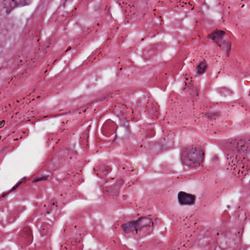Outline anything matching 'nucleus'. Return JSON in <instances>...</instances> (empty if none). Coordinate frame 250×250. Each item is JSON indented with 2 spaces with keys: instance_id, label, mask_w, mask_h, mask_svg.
I'll list each match as a JSON object with an SVG mask.
<instances>
[{
  "instance_id": "obj_7",
  "label": "nucleus",
  "mask_w": 250,
  "mask_h": 250,
  "mask_svg": "<svg viewBox=\"0 0 250 250\" xmlns=\"http://www.w3.org/2000/svg\"><path fill=\"white\" fill-rule=\"evenodd\" d=\"M33 240V236L31 229L28 228H25L23 229L22 234V241L25 245H29Z\"/></svg>"
},
{
  "instance_id": "obj_3",
  "label": "nucleus",
  "mask_w": 250,
  "mask_h": 250,
  "mask_svg": "<svg viewBox=\"0 0 250 250\" xmlns=\"http://www.w3.org/2000/svg\"><path fill=\"white\" fill-rule=\"evenodd\" d=\"M27 4V0H2V5L7 13L16 6H22Z\"/></svg>"
},
{
  "instance_id": "obj_8",
  "label": "nucleus",
  "mask_w": 250,
  "mask_h": 250,
  "mask_svg": "<svg viewBox=\"0 0 250 250\" xmlns=\"http://www.w3.org/2000/svg\"><path fill=\"white\" fill-rule=\"evenodd\" d=\"M138 229L143 227H149L153 225V223L151 219L147 217H142L136 221Z\"/></svg>"
},
{
  "instance_id": "obj_9",
  "label": "nucleus",
  "mask_w": 250,
  "mask_h": 250,
  "mask_svg": "<svg viewBox=\"0 0 250 250\" xmlns=\"http://www.w3.org/2000/svg\"><path fill=\"white\" fill-rule=\"evenodd\" d=\"M41 235L43 236H47L50 235L51 229L50 225L48 224H43L40 229Z\"/></svg>"
},
{
  "instance_id": "obj_1",
  "label": "nucleus",
  "mask_w": 250,
  "mask_h": 250,
  "mask_svg": "<svg viewBox=\"0 0 250 250\" xmlns=\"http://www.w3.org/2000/svg\"><path fill=\"white\" fill-rule=\"evenodd\" d=\"M250 142L246 140H234L230 143L227 154V163L233 173L241 179L250 174Z\"/></svg>"
},
{
  "instance_id": "obj_19",
  "label": "nucleus",
  "mask_w": 250,
  "mask_h": 250,
  "mask_svg": "<svg viewBox=\"0 0 250 250\" xmlns=\"http://www.w3.org/2000/svg\"><path fill=\"white\" fill-rule=\"evenodd\" d=\"M83 111V112H84L85 111V109H84Z\"/></svg>"
},
{
  "instance_id": "obj_5",
  "label": "nucleus",
  "mask_w": 250,
  "mask_h": 250,
  "mask_svg": "<svg viewBox=\"0 0 250 250\" xmlns=\"http://www.w3.org/2000/svg\"><path fill=\"white\" fill-rule=\"evenodd\" d=\"M225 32L222 30H215L211 34L208 38L211 39L214 42L218 44L220 47L222 46L221 43L223 41V37Z\"/></svg>"
},
{
  "instance_id": "obj_17",
  "label": "nucleus",
  "mask_w": 250,
  "mask_h": 250,
  "mask_svg": "<svg viewBox=\"0 0 250 250\" xmlns=\"http://www.w3.org/2000/svg\"><path fill=\"white\" fill-rule=\"evenodd\" d=\"M54 207H57V205L55 206V203H53L51 205L50 208H54Z\"/></svg>"
},
{
  "instance_id": "obj_2",
  "label": "nucleus",
  "mask_w": 250,
  "mask_h": 250,
  "mask_svg": "<svg viewBox=\"0 0 250 250\" xmlns=\"http://www.w3.org/2000/svg\"><path fill=\"white\" fill-rule=\"evenodd\" d=\"M204 153L202 151L192 147L188 151H184L182 154L181 161L182 163L189 167L199 166L203 161Z\"/></svg>"
},
{
  "instance_id": "obj_11",
  "label": "nucleus",
  "mask_w": 250,
  "mask_h": 250,
  "mask_svg": "<svg viewBox=\"0 0 250 250\" xmlns=\"http://www.w3.org/2000/svg\"><path fill=\"white\" fill-rule=\"evenodd\" d=\"M207 117L209 119L214 118L218 116V113L209 112L206 114Z\"/></svg>"
},
{
  "instance_id": "obj_4",
  "label": "nucleus",
  "mask_w": 250,
  "mask_h": 250,
  "mask_svg": "<svg viewBox=\"0 0 250 250\" xmlns=\"http://www.w3.org/2000/svg\"><path fill=\"white\" fill-rule=\"evenodd\" d=\"M178 199L181 205H192L194 204L195 197L193 195L180 191L178 195Z\"/></svg>"
},
{
  "instance_id": "obj_15",
  "label": "nucleus",
  "mask_w": 250,
  "mask_h": 250,
  "mask_svg": "<svg viewBox=\"0 0 250 250\" xmlns=\"http://www.w3.org/2000/svg\"><path fill=\"white\" fill-rule=\"evenodd\" d=\"M24 179V178L22 179L19 182L17 183L14 187H13L11 189V191H13L15 189H16L18 188V187L20 185V184L23 182Z\"/></svg>"
},
{
  "instance_id": "obj_10",
  "label": "nucleus",
  "mask_w": 250,
  "mask_h": 250,
  "mask_svg": "<svg viewBox=\"0 0 250 250\" xmlns=\"http://www.w3.org/2000/svg\"><path fill=\"white\" fill-rule=\"evenodd\" d=\"M206 68V65L205 63L204 62H200L196 68L197 74L200 75L204 73Z\"/></svg>"
},
{
  "instance_id": "obj_13",
  "label": "nucleus",
  "mask_w": 250,
  "mask_h": 250,
  "mask_svg": "<svg viewBox=\"0 0 250 250\" xmlns=\"http://www.w3.org/2000/svg\"><path fill=\"white\" fill-rule=\"evenodd\" d=\"M223 44H224L225 47L226 48L227 54H228L231 49L230 44L229 42L225 43V42H223Z\"/></svg>"
},
{
  "instance_id": "obj_16",
  "label": "nucleus",
  "mask_w": 250,
  "mask_h": 250,
  "mask_svg": "<svg viewBox=\"0 0 250 250\" xmlns=\"http://www.w3.org/2000/svg\"><path fill=\"white\" fill-rule=\"evenodd\" d=\"M5 124V121L4 120L0 122V128H1L4 126Z\"/></svg>"
},
{
  "instance_id": "obj_6",
  "label": "nucleus",
  "mask_w": 250,
  "mask_h": 250,
  "mask_svg": "<svg viewBox=\"0 0 250 250\" xmlns=\"http://www.w3.org/2000/svg\"><path fill=\"white\" fill-rule=\"evenodd\" d=\"M122 228L124 231L126 233H132L134 231L137 233L138 228L136 221H131L123 224L122 225Z\"/></svg>"
},
{
  "instance_id": "obj_12",
  "label": "nucleus",
  "mask_w": 250,
  "mask_h": 250,
  "mask_svg": "<svg viewBox=\"0 0 250 250\" xmlns=\"http://www.w3.org/2000/svg\"><path fill=\"white\" fill-rule=\"evenodd\" d=\"M47 177L45 176H42L40 177L34 178L33 180V182H36L44 180L47 179Z\"/></svg>"
},
{
  "instance_id": "obj_14",
  "label": "nucleus",
  "mask_w": 250,
  "mask_h": 250,
  "mask_svg": "<svg viewBox=\"0 0 250 250\" xmlns=\"http://www.w3.org/2000/svg\"><path fill=\"white\" fill-rule=\"evenodd\" d=\"M191 94L193 95V96H197L198 94L197 89L192 86L191 88Z\"/></svg>"
},
{
  "instance_id": "obj_18",
  "label": "nucleus",
  "mask_w": 250,
  "mask_h": 250,
  "mask_svg": "<svg viewBox=\"0 0 250 250\" xmlns=\"http://www.w3.org/2000/svg\"><path fill=\"white\" fill-rule=\"evenodd\" d=\"M70 49H71V47L69 46V47L67 48V50H66V51L69 50Z\"/></svg>"
}]
</instances>
